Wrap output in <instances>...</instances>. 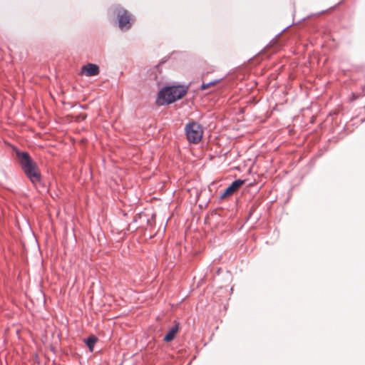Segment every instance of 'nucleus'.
<instances>
[{"mask_svg":"<svg viewBox=\"0 0 365 365\" xmlns=\"http://www.w3.org/2000/svg\"><path fill=\"white\" fill-rule=\"evenodd\" d=\"M17 155L24 172L31 182L34 184L39 182L41 180V173L36 163L26 152L17 153Z\"/></svg>","mask_w":365,"mask_h":365,"instance_id":"nucleus-1","label":"nucleus"},{"mask_svg":"<svg viewBox=\"0 0 365 365\" xmlns=\"http://www.w3.org/2000/svg\"><path fill=\"white\" fill-rule=\"evenodd\" d=\"M186 94L183 86H170L162 89L158 96L156 103L159 106L170 104L180 99Z\"/></svg>","mask_w":365,"mask_h":365,"instance_id":"nucleus-2","label":"nucleus"},{"mask_svg":"<svg viewBox=\"0 0 365 365\" xmlns=\"http://www.w3.org/2000/svg\"><path fill=\"white\" fill-rule=\"evenodd\" d=\"M187 138L190 143H198L203 135L202 126L195 122L188 123L185 127Z\"/></svg>","mask_w":365,"mask_h":365,"instance_id":"nucleus-3","label":"nucleus"},{"mask_svg":"<svg viewBox=\"0 0 365 365\" xmlns=\"http://www.w3.org/2000/svg\"><path fill=\"white\" fill-rule=\"evenodd\" d=\"M119 27L121 30H128L132 25L133 19L132 15L123 9H119L117 11Z\"/></svg>","mask_w":365,"mask_h":365,"instance_id":"nucleus-4","label":"nucleus"},{"mask_svg":"<svg viewBox=\"0 0 365 365\" xmlns=\"http://www.w3.org/2000/svg\"><path fill=\"white\" fill-rule=\"evenodd\" d=\"M244 183L245 180L240 179L234 181L225 190L224 192L221 195V198L223 199L232 195Z\"/></svg>","mask_w":365,"mask_h":365,"instance_id":"nucleus-5","label":"nucleus"},{"mask_svg":"<svg viewBox=\"0 0 365 365\" xmlns=\"http://www.w3.org/2000/svg\"><path fill=\"white\" fill-rule=\"evenodd\" d=\"M100 72L98 66L93 63H88L81 68V73H84L86 76H97Z\"/></svg>","mask_w":365,"mask_h":365,"instance_id":"nucleus-6","label":"nucleus"},{"mask_svg":"<svg viewBox=\"0 0 365 365\" xmlns=\"http://www.w3.org/2000/svg\"><path fill=\"white\" fill-rule=\"evenodd\" d=\"M178 331H179V324L177 323V324H175V325L174 327H173L170 329L168 333L165 336L164 341L165 342H170V341H173L175 339V335L178 332Z\"/></svg>","mask_w":365,"mask_h":365,"instance_id":"nucleus-7","label":"nucleus"},{"mask_svg":"<svg viewBox=\"0 0 365 365\" xmlns=\"http://www.w3.org/2000/svg\"><path fill=\"white\" fill-rule=\"evenodd\" d=\"M97 338L94 336H91L85 340L86 345L88 346L91 351H93V346L97 341Z\"/></svg>","mask_w":365,"mask_h":365,"instance_id":"nucleus-8","label":"nucleus"},{"mask_svg":"<svg viewBox=\"0 0 365 365\" xmlns=\"http://www.w3.org/2000/svg\"><path fill=\"white\" fill-rule=\"evenodd\" d=\"M217 83V81H211V82H210L208 83H202V86H201V89L202 90H206L208 88H210V86H215Z\"/></svg>","mask_w":365,"mask_h":365,"instance_id":"nucleus-9","label":"nucleus"}]
</instances>
